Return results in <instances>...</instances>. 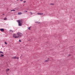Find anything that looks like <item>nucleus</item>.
I'll return each instance as SVG.
<instances>
[{
	"instance_id": "obj_28",
	"label": "nucleus",
	"mask_w": 75,
	"mask_h": 75,
	"mask_svg": "<svg viewBox=\"0 0 75 75\" xmlns=\"http://www.w3.org/2000/svg\"><path fill=\"white\" fill-rule=\"evenodd\" d=\"M21 56H23V55H21Z\"/></svg>"
},
{
	"instance_id": "obj_5",
	"label": "nucleus",
	"mask_w": 75,
	"mask_h": 75,
	"mask_svg": "<svg viewBox=\"0 0 75 75\" xmlns=\"http://www.w3.org/2000/svg\"><path fill=\"white\" fill-rule=\"evenodd\" d=\"M13 37L16 38V37H17V35H16V34H14L13 35Z\"/></svg>"
},
{
	"instance_id": "obj_7",
	"label": "nucleus",
	"mask_w": 75,
	"mask_h": 75,
	"mask_svg": "<svg viewBox=\"0 0 75 75\" xmlns=\"http://www.w3.org/2000/svg\"><path fill=\"white\" fill-rule=\"evenodd\" d=\"M12 58H13L14 59H18L19 57H13Z\"/></svg>"
},
{
	"instance_id": "obj_9",
	"label": "nucleus",
	"mask_w": 75,
	"mask_h": 75,
	"mask_svg": "<svg viewBox=\"0 0 75 75\" xmlns=\"http://www.w3.org/2000/svg\"><path fill=\"white\" fill-rule=\"evenodd\" d=\"M1 57H3L4 56V54H1Z\"/></svg>"
},
{
	"instance_id": "obj_18",
	"label": "nucleus",
	"mask_w": 75,
	"mask_h": 75,
	"mask_svg": "<svg viewBox=\"0 0 75 75\" xmlns=\"http://www.w3.org/2000/svg\"><path fill=\"white\" fill-rule=\"evenodd\" d=\"M5 44H6V45H7V42H5Z\"/></svg>"
},
{
	"instance_id": "obj_15",
	"label": "nucleus",
	"mask_w": 75,
	"mask_h": 75,
	"mask_svg": "<svg viewBox=\"0 0 75 75\" xmlns=\"http://www.w3.org/2000/svg\"><path fill=\"white\" fill-rule=\"evenodd\" d=\"M13 11H16L15 10H12Z\"/></svg>"
},
{
	"instance_id": "obj_22",
	"label": "nucleus",
	"mask_w": 75,
	"mask_h": 75,
	"mask_svg": "<svg viewBox=\"0 0 75 75\" xmlns=\"http://www.w3.org/2000/svg\"><path fill=\"white\" fill-rule=\"evenodd\" d=\"M23 1V0H21V1Z\"/></svg>"
},
{
	"instance_id": "obj_20",
	"label": "nucleus",
	"mask_w": 75,
	"mask_h": 75,
	"mask_svg": "<svg viewBox=\"0 0 75 75\" xmlns=\"http://www.w3.org/2000/svg\"><path fill=\"white\" fill-rule=\"evenodd\" d=\"M25 2H26V1H23V3H25Z\"/></svg>"
},
{
	"instance_id": "obj_1",
	"label": "nucleus",
	"mask_w": 75,
	"mask_h": 75,
	"mask_svg": "<svg viewBox=\"0 0 75 75\" xmlns=\"http://www.w3.org/2000/svg\"><path fill=\"white\" fill-rule=\"evenodd\" d=\"M17 36L15 37V38H21V36H23V34L20 32L17 33Z\"/></svg>"
},
{
	"instance_id": "obj_14",
	"label": "nucleus",
	"mask_w": 75,
	"mask_h": 75,
	"mask_svg": "<svg viewBox=\"0 0 75 75\" xmlns=\"http://www.w3.org/2000/svg\"><path fill=\"white\" fill-rule=\"evenodd\" d=\"M49 61V60H47L45 61V62L46 61V62H48V61Z\"/></svg>"
},
{
	"instance_id": "obj_29",
	"label": "nucleus",
	"mask_w": 75,
	"mask_h": 75,
	"mask_svg": "<svg viewBox=\"0 0 75 75\" xmlns=\"http://www.w3.org/2000/svg\"><path fill=\"white\" fill-rule=\"evenodd\" d=\"M44 15H45V14H44Z\"/></svg>"
},
{
	"instance_id": "obj_21",
	"label": "nucleus",
	"mask_w": 75,
	"mask_h": 75,
	"mask_svg": "<svg viewBox=\"0 0 75 75\" xmlns=\"http://www.w3.org/2000/svg\"><path fill=\"white\" fill-rule=\"evenodd\" d=\"M19 42H21V40H19Z\"/></svg>"
},
{
	"instance_id": "obj_24",
	"label": "nucleus",
	"mask_w": 75,
	"mask_h": 75,
	"mask_svg": "<svg viewBox=\"0 0 75 75\" xmlns=\"http://www.w3.org/2000/svg\"><path fill=\"white\" fill-rule=\"evenodd\" d=\"M47 59H50V58H48Z\"/></svg>"
},
{
	"instance_id": "obj_8",
	"label": "nucleus",
	"mask_w": 75,
	"mask_h": 75,
	"mask_svg": "<svg viewBox=\"0 0 75 75\" xmlns=\"http://www.w3.org/2000/svg\"><path fill=\"white\" fill-rule=\"evenodd\" d=\"M0 54H3V52L1 51H0Z\"/></svg>"
},
{
	"instance_id": "obj_12",
	"label": "nucleus",
	"mask_w": 75,
	"mask_h": 75,
	"mask_svg": "<svg viewBox=\"0 0 75 75\" xmlns=\"http://www.w3.org/2000/svg\"><path fill=\"white\" fill-rule=\"evenodd\" d=\"M50 5H54V4H51Z\"/></svg>"
},
{
	"instance_id": "obj_13",
	"label": "nucleus",
	"mask_w": 75,
	"mask_h": 75,
	"mask_svg": "<svg viewBox=\"0 0 75 75\" xmlns=\"http://www.w3.org/2000/svg\"><path fill=\"white\" fill-rule=\"evenodd\" d=\"M28 29H29V30H30V27H29L28 28Z\"/></svg>"
},
{
	"instance_id": "obj_26",
	"label": "nucleus",
	"mask_w": 75,
	"mask_h": 75,
	"mask_svg": "<svg viewBox=\"0 0 75 75\" xmlns=\"http://www.w3.org/2000/svg\"><path fill=\"white\" fill-rule=\"evenodd\" d=\"M70 55H71L70 54H69V56H70Z\"/></svg>"
},
{
	"instance_id": "obj_17",
	"label": "nucleus",
	"mask_w": 75,
	"mask_h": 75,
	"mask_svg": "<svg viewBox=\"0 0 75 75\" xmlns=\"http://www.w3.org/2000/svg\"><path fill=\"white\" fill-rule=\"evenodd\" d=\"M10 31H11V32H12L13 33V31L12 30H10Z\"/></svg>"
},
{
	"instance_id": "obj_10",
	"label": "nucleus",
	"mask_w": 75,
	"mask_h": 75,
	"mask_svg": "<svg viewBox=\"0 0 75 75\" xmlns=\"http://www.w3.org/2000/svg\"><path fill=\"white\" fill-rule=\"evenodd\" d=\"M10 70V69H8L6 70V71H8Z\"/></svg>"
},
{
	"instance_id": "obj_25",
	"label": "nucleus",
	"mask_w": 75,
	"mask_h": 75,
	"mask_svg": "<svg viewBox=\"0 0 75 75\" xmlns=\"http://www.w3.org/2000/svg\"><path fill=\"white\" fill-rule=\"evenodd\" d=\"M11 11H13L12 10Z\"/></svg>"
},
{
	"instance_id": "obj_6",
	"label": "nucleus",
	"mask_w": 75,
	"mask_h": 75,
	"mask_svg": "<svg viewBox=\"0 0 75 75\" xmlns=\"http://www.w3.org/2000/svg\"><path fill=\"white\" fill-rule=\"evenodd\" d=\"M37 14L38 15H42V14H44V13H38Z\"/></svg>"
},
{
	"instance_id": "obj_3",
	"label": "nucleus",
	"mask_w": 75,
	"mask_h": 75,
	"mask_svg": "<svg viewBox=\"0 0 75 75\" xmlns=\"http://www.w3.org/2000/svg\"><path fill=\"white\" fill-rule=\"evenodd\" d=\"M18 25L19 26H21L22 25V23H20L19 21L18 22Z\"/></svg>"
},
{
	"instance_id": "obj_4",
	"label": "nucleus",
	"mask_w": 75,
	"mask_h": 75,
	"mask_svg": "<svg viewBox=\"0 0 75 75\" xmlns=\"http://www.w3.org/2000/svg\"><path fill=\"white\" fill-rule=\"evenodd\" d=\"M0 30L1 32H3L4 31V29L1 28L0 29Z\"/></svg>"
},
{
	"instance_id": "obj_16",
	"label": "nucleus",
	"mask_w": 75,
	"mask_h": 75,
	"mask_svg": "<svg viewBox=\"0 0 75 75\" xmlns=\"http://www.w3.org/2000/svg\"><path fill=\"white\" fill-rule=\"evenodd\" d=\"M18 14H19V15L21 14V13H18Z\"/></svg>"
},
{
	"instance_id": "obj_11",
	"label": "nucleus",
	"mask_w": 75,
	"mask_h": 75,
	"mask_svg": "<svg viewBox=\"0 0 75 75\" xmlns=\"http://www.w3.org/2000/svg\"><path fill=\"white\" fill-rule=\"evenodd\" d=\"M4 20H7V18H4Z\"/></svg>"
},
{
	"instance_id": "obj_30",
	"label": "nucleus",
	"mask_w": 75,
	"mask_h": 75,
	"mask_svg": "<svg viewBox=\"0 0 75 75\" xmlns=\"http://www.w3.org/2000/svg\"><path fill=\"white\" fill-rule=\"evenodd\" d=\"M3 15H4V14H3Z\"/></svg>"
},
{
	"instance_id": "obj_23",
	"label": "nucleus",
	"mask_w": 75,
	"mask_h": 75,
	"mask_svg": "<svg viewBox=\"0 0 75 75\" xmlns=\"http://www.w3.org/2000/svg\"><path fill=\"white\" fill-rule=\"evenodd\" d=\"M27 11H26L25 12L27 13Z\"/></svg>"
},
{
	"instance_id": "obj_19",
	"label": "nucleus",
	"mask_w": 75,
	"mask_h": 75,
	"mask_svg": "<svg viewBox=\"0 0 75 75\" xmlns=\"http://www.w3.org/2000/svg\"><path fill=\"white\" fill-rule=\"evenodd\" d=\"M33 14V13L30 12V14H31V15H32Z\"/></svg>"
},
{
	"instance_id": "obj_2",
	"label": "nucleus",
	"mask_w": 75,
	"mask_h": 75,
	"mask_svg": "<svg viewBox=\"0 0 75 75\" xmlns=\"http://www.w3.org/2000/svg\"><path fill=\"white\" fill-rule=\"evenodd\" d=\"M16 21H17V22H18L19 21L20 23H22V24H23V21L22 20V19L17 20Z\"/></svg>"
},
{
	"instance_id": "obj_27",
	"label": "nucleus",
	"mask_w": 75,
	"mask_h": 75,
	"mask_svg": "<svg viewBox=\"0 0 75 75\" xmlns=\"http://www.w3.org/2000/svg\"><path fill=\"white\" fill-rule=\"evenodd\" d=\"M16 1H18V0H17Z\"/></svg>"
}]
</instances>
